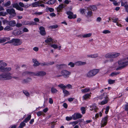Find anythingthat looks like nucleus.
Returning <instances> with one entry per match:
<instances>
[{
    "label": "nucleus",
    "instance_id": "nucleus-13",
    "mask_svg": "<svg viewBox=\"0 0 128 128\" xmlns=\"http://www.w3.org/2000/svg\"><path fill=\"white\" fill-rule=\"evenodd\" d=\"M61 74L64 76H67L70 74V72L66 70H63L61 72Z\"/></svg>",
    "mask_w": 128,
    "mask_h": 128
},
{
    "label": "nucleus",
    "instance_id": "nucleus-43",
    "mask_svg": "<svg viewBox=\"0 0 128 128\" xmlns=\"http://www.w3.org/2000/svg\"><path fill=\"white\" fill-rule=\"evenodd\" d=\"M92 35L91 33L87 34L83 36V38H86Z\"/></svg>",
    "mask_w": 128,
    "mask_h": 128
},
{
    "label": "nucleus",
    "instance_id": "nucleus-51",
    "mask_svg": "<svg viewBox=\"0 0 128 128\" xmlns=\"http://www.w3.org/2000/svg\"><path fill=\"white\" fill-rule=\"evenodd\" d=\"M58 26L57 25L50 26L49 27V28L51 29L56 28L58 27Z\"/></svg>",
    "mask_w": 128,
    "mask_h": 128
},
{
    "label": "nucleus",
    "instance_id": "nucleus-58",
    "mask_svg": "<svg viewBox=\"0 0 128 128\" xmlns=\"http://www.w3.org/2000/svg\"><path fill=\"white\" fill-rule=\"evenodd\" d=\"M72 118H73L72 116V117H69L67 116L66 118V120H67L68 121L70 120H72Z\"/></svg>",
    "mask_w": 128,
    "mask_h": 128
},
{
    "label": "nucleus",
    "instance_id": "nucleus-41",
    "mask_svg": "<svg viewBox=\"0 0 128 128\" xmlns=\"http://www.w3.org/2000/svg\"><path fill=\"white\" fill-rule=\"evenodd\" d=\"M46 10H48L50 12H52L54 11V9L51 8L47 7L46 8Z\"/></svg>",
    "mask_w": 128,
    "mask_h": 128
},
{
    "label": "nucleus",
    "instance_id": "nucleus-39",
    "mask_svg": "<svg viewBox=\"0 0 128 128\" xmlns=\"http://www.w3.org/2000/svg\"><path fill=\"white\" fill-rule=\"evenodd\" d=\"M58 91L56 89L54 88H51V92L53 93H56Z\"/></svg>",
    "mask_w": 128,
    "mask_h": 128
},
{
    "label": "nucleus",
    "instance_id": "nucleus-3",
    "mask_svg": "<svg viewBox=\"0 0 128 128\" xmlns=\"http://www.w3.org/2000/svg\"><path fill=\"white\" fill-rule=\"evenodd\" d=\"M6 11L8 13L11 15V16L12 17L15 16L16 15V13L15 10L13 8L7 9Z\"/></svg>",
    "mask_w": 128,
    "mask_h": 128
},
{
    "label": "nucleus",
    "instance_id": "nucleus-21",
    "mask_svg": "<svg viewBox=\"0 0 128 128\" xmlns=\"http://www.w3.org/2000/svg\"><path fill=\"white\" fill-rule=\"evenodd\" d=\"M13 30V28L10 26H7L4 28V30H5L9 31Z\"/></svg>",
    "mask_w": 128,
    "mask_h": 128
},
{
    "label": "nucleus",
    "instance_id": "nucleus-53",
    "mask_svg": "<svg viewBox=\"0 0 128 128\" xmlns=\"http://www.w3.org/2000/svg\"><path fill=\"white\" fill-rule=\"evenodd\" d=\"M51 46L54 49H56L58 48V45L56 44L52 45Z\"/></svg>",
    "mask_w": 128,
    "mask_h": 128
},
{
    "label": "nucleus",
    "instance_id": "nucleus-22",
    "mask_svg": "<svg viewBox=\"0 0 128 128\" xmlns=\"http://www.w3.org/2000/svg\"><path fill=\"white\" fill-rule=\"evenodd\" d=\"M34 64V65L35 66H38L40 64L37 61L36 59H34L32 60Z\"/></svg>",
    "mask_w": 128,
    "mask_h": 128
},
{
    "label": "nucleus",
    "instance_id": "nucleus-16",
    "mask_svg": "<svg viewBox=\"0 0 128 128\" xmlns=\"http://www.w3.org/2000/svg\"><path fill=\"white\" fill-rule=\"evenodd\" d=\"M64 7V6L63 4H61L59 5L56 8L57 12H60L62 9Z\"/></svg>",
    "mask_w": 128,
    "mask_h": 128
},
{
    "label": "nucleus",
    "instance_id": "nucleus-5",
    "mask_svg": "<svg viewBox=\"0 0 128 128\" xmlns=\"http://www.w3.org/2000/svg\"><path fill=\"white\" fill-rule=\"evenodd\" d=\"M67 14L68 15V18L69 19L75 18H76V14H74L73 12L70 11H68L66 12Z\"/></svg>",
    "mask_w": 128,
    "mask_h": 128
},
{
    "label": "nucleus",
    "instance_id": "nucleus-32",
    "mask_svg": "<svg viewBox=\"0 0 128 128\" xmlns=\"http://www.w3.org/2000/svg\"><path fill=\"white\" fill-rule=\"evenodd\" d=\"M90 95L88 94H86L83 96V98L84 100H86L89 98Z\"/></svg>",
    "mask_w": 128,
    "mask_h": 128
},
{
    "label": "nucleus",
    "instance_id": "nucleus-46",
    "mask_svg": "<svg viewBox=\"0 0 128 128\" xmlns=\"http://www.w3.org/2000/svg\"><path fill=\"white\" fill-rule=\"evenodd\" d=\"M11 4V2L10 1H8L6 2L4 4V6H9Z\"/></svg>",
    "mask_w": 128,
    "mask_h": 128
},
{
    "label": "nucleus",
    "instance_id": "nucleus-18",
    "mask_svg": "<svg viewBox=\"0 0 128 128\" xmlns=\"http://www.w3.org/2000/svg\"><path fill=\"white\" fill-rule=\"evenodd\" d=\"M94 76L99 71V70L98 69H94L91 70Z\"/></svg>",
    "mask_w": 128,
    "mask_h": 128
},
{
    "label": "nucleus",
    "instance_id": "nucleus-52",
    "mask_svg": "<svg viewBox=\"0 0 128 128\" xmlns=\"http://www.w3.org/2000/svg\"><path fill=\"white\" fill-rule=\"evenodd\" d=\"M43 113L42 112L39 111L37 112L36 114L38 116H40Z\"/></svg>",
    "mask_w": 128,
    "mask_h": 128
},
{
    "label": "nucleus",
    "instance_id": "nucleus-28",
    "mask_svg": "<svg viewBox=\"0 0 128 128\" xmlns=\"http://www.w3.org/2000/svg\"><path fill=\"white\" fill-rule=\"evenodd\" d=\"M33 73L28 72H23L22 74V75L23 76H25L27 74L30 75L32 74H33Z\"/></svg>",
    "mask_w": 128,
    "mask_h": 128
},
{
    "label": "nucleus",
    "instance_id": "nucleus-31",
    "mask_svg": "<svg viewBox=\"0 0 128 128\" xmlns=\"http://www.w3.org/2000/svg\"><path fill=\"white\" fill-rule=\"evenodd\" d=\"M92 110H94V111L96 112L97 110H98L96 106V105L95 104H94L92 106Z\"/></svg>",
    "mask_w": 128,
    "mask_h": 128
},
{
    "label": "nucleus",
    "instance_id": "nucleus-12",
    "mask_svg": "<svg viewBox=\"0 0 128 128\" xmlns=\"http://www.w3.org/2000/svg\"><path fill=\"white\" fill-rule=\"evenodd\" d=\"M40 33L42 36H44L46 34L44 28L43 26H40Z\"/></svg>",
    "mask_w": 128,
    "mask_h": 128
},
{
    "label": "nucleus",
    "instance_id": "nucleus-50",
    "mask_svg": "<svg viewBox=\"0 0 128 128\" xmlns=\"http://www.w3.org/2000/svg\"><path fill=\"white\" fill-rule=\"evenodd\" d=\"M28 24L30 25H36V23L35 22H29Z\"/></svg>",
    "mask_w": 128,
    "mask_h": 128
},
{
    "label": "nucleus",
    "instance_id": "nucleus-33",
    "mask_svg": "<svg viewBox=\"0 0 128 128\" xmlns=\"http://www.w3.org/2000/svg\"><path fill=\"white\" fill-rule=\"evenodd\" d=\"M88 56L89 57L94 58L98 57V55L97 54H95L91 55Z\"/></svg>",
    "mask_w": 128,
    "mask_h": 128
},
{
    "label": "nucleus",
    "instance_id": "nucleus-26",
    "mask_svg": "<svg viewBox=\"0 0 128 128\" xmlns=\"http://www.w3.org/2000/svg\"><path fill=\"white\" fill-rule=\"evenodd\" d=\"M90 90V89L89 88H86L84 89H82L81 90V91L83 93H85L89 92Z\"/></svg>",
    "mask_w": 128,
    "mask_h": 128
},
{
    "label": "nucleus",
    "instance_id": "nucleus-8",
    "mask_svg": "<svg viewBox=\"0 0 128 128\" xmlns=\"http://www.w3.org/2000/svg\"><path fill=\"white\" fill-rule=\"evenodd\" d=\"M34 74L35 76H43L46 75V73L43 71H40L36 73H33Z\"/></svg>",
    "mask_w": 128,
    "mask_h": 128
},
{
    "label": "nucleus",
    "instance_id": "nucleus-34",
    "mask_svg": "<svg viewBox=\"0 0 128 128\" xmlns=\"http://www.w3.org/2000/svg\"><path fill=\"white\" fill-rule=\"evenodd\" d=\"M63 91L65 96H67L69 95L70 94L65 89L63 90Z\"/></svg>",
    "mask_w": 128,
    "mask_h": 128
},
{
    "label": "nucleus",
    "instance_id": "nucleus-29",
    "mask_svg": "<svg viewBox=\"0 0 128 128\" xmlns=\"http://www.w3.org/2000/svg\"><path fill=\"white\" fill-rule=\"evenodd\" d=\"M31 116L30 115H29L24 120V122L26 123L31 118Z\"/></svg>",
    "mask_w": 128,
    "mask_h": 128
},
{
    "label": "nucleus",
    "instance_id": "nucleus-59",
    "mask_svg": "<svg viewBox=\"0 0 128 128\" xmlns=\"http://www.w3.org/2000/svg\"><path fill=\"white\" fill-rule=\"evenodd\" d=\"M110 32L108 30H106L103 31V33L104 34H106L107 33H109Z\"/></svg>",
    "mask_w": 128,
    "mask_h": 128
},
{
    "label": "nucleus",
    "instance_id": "nucleus-55",
    "mask_svg": "<svg viewBox=\"0 0 128 128\" xmlns=\"http://www.w3.org/2000/svg\"><path fill=\"white\" fill-rule=\"evenodd\" d=\"M23 93L26 95V96H29L30 95L29 93L27 91L25 90L23 91Z\"/></svg>",
    "mask_w": 128,
    "mask_h": 128
},
{
    "label": "nucleus",
    "instance_id": "nucleus-56",
    "mask_svg": "<svg viewBox=\"0 0 128 128\" xmlns=\"http://www.w3.org/2000/svg\"><path fill=\"white\" fill-rule=\"evenodd\" d=\"M109 106H107L106 109L105 113L106 114H107L108 112V110L109 109Z\"/></svg>",
    "mask_w": 128,
    "mask_h": 128
},
{
    "label": "nucleus",
    "instance_id": "nucleus-40",
    "mask_svg": "<svg viewBox=\"0 0 128 128\" xmlns=\"http://www.w3.org/2000/svg\"><path fill=\"white\" fill-rule=\"evenodd\" d=\"M24 121L22 122L20 124L19 127L20 128H22L24 126H25L26 124L24 123Z\"/></svg>",
    "mask_w": 128,
    "mask_h": 128
},
{
    "label": "nucleus",
    "instance_id": "nucleus-44",
    "mask_svg": "<svg viewBox=\"0 0 128 128\" xmlns=\"http://www.w3.org/2000/svg\"><path fill=\"white\" fill-rule=\"evenodd\" d=\"M86 10L84 9H80V12L82 14H84Z\"/></svg>",
    "mask_w": 128,
    "mask_h": 128
},
{
    "label": "nucleus",
    "instance_id": "nucleus-61",
    "mask_svg": "<svg viewBox=\"0 0 128 128\" xmlns=\"http://www.w3.org/2000/svg\"><path fill=\"white\" fill-rule=\"evenodd\" d=\"M5 42L4 38H0V43H2Z\"/></svg>",
    "mask_w": 128,
    "mask_h": 128
},
{
    "label": "nucleus",
    "instance_id": "nucleus-37",
    "mask_svg": "<svg viewBox=\"0 0 128 128\" xmlns=\"http://www.w3.org/2000/svg\"><path fill=\"white\" fill-rule=\"evenodd\" d=\"M120 55V54L117 53L114 54H112V58H115L118 56Z\"/></svg>",
    "mask_w": 128,
    "mask_h": 128
},
{
    "label": "nucleus",
    "instance_id": "nucleus-47",
    "mask_svg": "<svg viewBox=\"0 0 128 128\" xmlns=\"http://www.w3.org/2000/svg\"><path fill=\"white\" fill-rule=\"evenodd\" d=\"M7 14V13L6 12H0V16H4Z\"/></svg>",
    "mask_w": 128,
    "mask_h": 128
},
{
    "label": "nucleus",
    "instance_id": "nucleus-17",
    "mask_svg": "<svg viewBox=\"0 0 128 128\" xmlns=\"http://www.w3.org/2000/svg\"><path fill=\"white\" fill-rule=\"evenodd\" d=\"M11 69V68L10 67L5 68V67H4L2 72H8L10 71Z\"/></svg>",
    "mask_w": 128,
    "mask_h": 128
},
{
    "label": "nucleus",
    "instance_id": "nucleus-2",
    "mask_svg": "<svg viewBox=\"0 0 128 128\" xmlns=\"http://www.w3.org/2000/svg\"><path fill=\"white\" fill-rule=\"evenodd\" d=\"M11 74L10 73L3 74L0 75V80H8L11 79L12 77Z\"/></svg>",
    "mask_w": 128,
    "mask_h": 128
},
{
    "label": "nucleus",
    "instance_id": "nucleus-9",
    "mask_svg": "<svg viewBox=\"0 0 128 128\" xmlns=\"http://www.w3.org/2000/svg\"><path fill=\"white\" fill-rule=\"evenodd\" d=\"M12 6L13 7L16 8L17 10H18L22 11L24 10L23 8L19 6L18 4L17 3L13 4H12Z\"/></svg>",
    "mask_w": 128,
    "mask_h": 128
},
{
    "label": "nucleus",
    "instance_id": "nucleus-10",
    "mask_svg": "<svg viewBox=\"0 0 128 128\" xmlns=\"http://www.w3.org/2000/svg\"><path fill=\"white\" fill-rule=\"evenodd\" d=\"M82 117V115L79 113H75L72 116L73 119L74 120H76L77 119L81 118Z\"/></svg>",
    "mask_w": 128,
    "mask_h": 128
},
{
    "label": "nucleus",
    "instance_id": "nucleus-1",
    "mask_svg": "<svg viewBox=\"0 0 128 128\" xmlns=\"http://www.w3.org/2000/svg\"><path fill=\"white\" fill-rule=\"evenodd\" d=\"M100 99L103 100V101L100 104L103 105L107 103L108 100V96L106 93L105 92L99 97Z\"/></svg>",
    "mask_w": 128,
    "mask_h": 128
},
{
    "label": "nucleus",
    "instance_id": "nucleus-27",
    "mask_svg": "<svg viewBox=\"0 0 128 128\" xmlns=\"http://www.w3.org/2000/svg\"><path fill=\"white\" fill-rule=\"evenodd\" d=\"M56 2V0H50L46 2L47 4H52Z\"/></svg>",
    "mask_w": 128,
    "mask_h": 128
},
{
    "label": "nucleus",
    "instance_id": "nucleus-49",
    "mask_svg": "<svg viewBox=\"0 0 128 128\" xmlns=\"http://www.w3.org/2000/svg\"><path fill=\"white\" fill-rule=\"evenodd\" d=\"M91 9L93 11H95L97 9L96 7L94 6H90Z\"/></svg>",
    "mask_w": 128,
    "mask_h": 128
},
{
    "label": "nucleus",
    "instance_id": "nucleus-62",
    "mask_svg": "<svg viewBox=\"0 0 128 128\" xmlns=\"http://www.w3.org/2000/svg\"><path fill=\"white\" fill-rule=\"evenodd\" d=\"M66 86V88L67 87L68 88H72V86L70 84H68Z\"/></svg>",
    "mask_w": 128,
    "mask_h": 128
},
{
    "label": "nucleus",
    "instance_id": "nucleus-20",
    "mask_svg": "<svg viewBox=\"0 0 128 128\" xmlns=\"http://www.w3.org/2000/svg\"><path fill=\"white\" fill-rule=\"evenodd\" d=\"M19 4L20 7V6L22 7H24L26 8H27L30 6V5H29L28 6V5L25 6L23 3L21 2H19Z\"/></svg>",
    "mask_w": 128,
    "mask_h": 128
},
{
    "label": "nucleus",
    "instance_id": "nucleus-35",
    "mask_svg": "<svg viewBox=\"0 0 128 128\" xmlns=\"http://www.w3.org/2000/svg\"><path fill=\"white\" fill-rule=\"evenodd\" d=\"M78 121H76L73 122H70L69 123L70 124H72L73 126H74L78 123Z\"/></svg>",
    "mask_w": 128,
    "mask_h": 128
},
{
    "label": "nucleus",
    "instance_id": "nucleus-48",
    "mask_svg": "<svg viewBox=\"0 0 128 128\" xmlns=\"http://www.w3.org/2000/svg\"><path fill=\"white\" fill-rule=\"evenodd\" d=\"M115 82L114 80H108V83L110 84H113Z\"/></svg>",
    "mask_w": 128,
    "mask_h": 128
},
{
    "label": "nucleus",
    "instance_id": "nucleus-4",
    "mask_svg": "<svg viewBox=\"0 0 128 128\" xmlns=\"http://www.w3.org/2000/svg\"><path fill=\"white\" fill-rule=\"evenodd\" d=\"M118 64L124 68L128 65V61H125L124 60H120L118 62Z\"/></svg>",
    "mask_w": 128,
    "mask_h": 128
},
{
    "label": "nucleus",
    "instance_id": "nucleus-19",
    "mask_svg": "<svg viewBox=\"0 0 128 128\" xmlns=\"http://www.w3.org/2000/svg\"><path fill=\"white\" fill-rule=\"evenodd\" d=\"M16 24V23L15 21L12 20L10 21L9 22L8 24L10 26H15Z\"/></svg>",
    "mask_w": 128,
    "mask_h": 128
},
{
    "label": "nucleus",
    "instance_id": "nucleus-60",
    "mask_svg": "<svg viewBox=\"0 0 128 128\" xmlns=\"http://www.w3.org/2000/svg\"><path fill=\"white\" fill-rule=\"evenodd\" d=\"M124 7L126 9V11L128 13V5L127 4H126L124 6Z\"/></svg>",
    "mask_w": 128,
    "mask_h": 128
},
{
    "label": "nucleus",
    "instance_id": "nucleus-6",
    "mask_svg": "<svg viewBox=\"0 0 128 128\" xmlns=\"http://www.w3.org/2000/svg\"><path fill=\"white\" fill-rule=\"evenodd\" d=\"M22 42L18 39H13L12 44L14 46H18L22 44Z\"/></svg>",
    "mask_w": 128,
    "mask_h": 128
},
{
    "label": "nucleus",
    "instance_id": "nucleus-23",
    "mask_svg": "<svg viewBox=\"0 0 128 128\" xmlns=\"http://www.w3.org/2000/svg\"><path fill=\"white\" fill-rule=\"evenodd\" d=\"M86 76H87L88 78L94 76V74H93L92 73V72L91 71V70L89 71L87 74Z\"/></svg>",
    "mask_w": 128,
    "mask_h": 128
},
{
    "label": "nucleus",
    "instance_id": "nucleus-15",
    "mask_svg": "<svg viewBox=\"0 0 128 128\" xmlns=\"http://www.w3.org/2000/svg\"><path fill=\"white\" fill-rule=\"evenodd\" d=\"M40 3L39 1H37L32 3L31 4L32 6L33 7H36L40 6Z\"/></svg>",
    "mask_w": 128,
    "mask_h": 128
},
{
    "label": "nucleus",
    "instance_id": "nucleus-42",
    "mask_svg": "<svg viewBox=\"0 0 128 128\" xmlns=\"http://www.w3.org/2000/svg\"><path fill=\"white\" fill-rule=\"evenodd\" d=\"M120 73L119 72H113L110 74V76H113L118 74Z\"/></svg>",
    "mask_w": 128,
    "mask_h": 128
},
{
    "label": "nucleus",
    "instance_id": "nucleus-36",
    "mask_svg": "<svg viewBox=\"0 0 128 128\" xmlns=\"http://www.w3.org/2000/svg\"><path fill=\"white\" fill-rule=\"evenodd\" d=\"M85 64V63L81 62H78L75 63V64L76 65H81L84 64Z\"/></svg>",
    "mask_w": 128,
    "mask_h": 128
},
{
    "label": "nucleus",
    "instance_id": "nucleus-11",
    "mask_svg": "<svg viewBox=\"0 0 128 128\" xmlns=\"http://www.w3.org/2000/svg\"><path fill=\"white\" fill-rule=\"evenodd\" d=\"M7 66V64L2 61H0V71L2 72L4 67Z\"/></svg>",
    "mask_w": 128,
    "mask_h": 128
},
{
    "label": "nucleus",
    "instance_id": "nucleus-57",
    "mask_svg": "<svg viewBox=\"0 0 128 128\" xmlns=\"http://www.w3.org/2000/svg\"><path fill=\"white\" fill-rule=\"evenodd\" d=\"M68 65L70 66L71 67H73L74 66V64L72 62H70L68 64Z\"/></svg>",
    "mask_w": 128,
    "mask_h": 128
},
{
    "label": "nucleus",
    "instance_id": "nucleus-45",
    "mask_svg": "<svg viewBox=\"0 0 128 128\" xmlns=\"http://www.w3.org/2000/svg\"><path fill=\"white\" fill-rule=\"evenodd\" d=\"M92 15V11H89L87 13V16L88 17H90Z\"/></svg>",
    "mask_w": 128,
    "mask_h": 128
},
{
    "label": "nucleus",
    "instance_id": "nucleus-54",
    "mask_svg": "<svg viewBox=\"0 0 128 128\" xmlns=\"http://www.w3.org/2000/svg\"><path fill=\"white\" fill-rule=\"evenodd\" d=\"M29 79V78H28L24 80L23 81V82L24 83H28L29 82V81L28 80V79Z\"/></svg>",
    "mask_w": 128,
    "mask_h": 128
},
{
    "label": "nucleus",
    "instance_id": "nucleus-64",
    "mask_svg": "<svg viewBox=\"0 0 128 128\" xmlns=\"http://www.w3.org/2000/svg\"><path fill=\"white\" fill-rule=\"evenodd\" d=\"M125 109L126 110H128V103L125 105Z\"/></svg>",
    "mask_w": 128,
    "mask_h": 128
},
{
    "label": "nucleus",
    "instance_id": "nucleus-38",
    "mask_svg": "<svg viewBox=\"0 0 128 128\" xmlns=\"http://www.w3.org/2000/svg\"><path fill=\"white\" fill-rule=\"evenodd\" d=\"M81 110L82 114H84L86 112V110L85 107H82L81 108Z\"/></svg>",
    "mask_w": 128,
    "mask_h": 128
},
{
    "label": "nucleus",
    "instance_id": "nucleus-63",
    "mask_svg": "<svg viewBox=\"0 0 128 128\" xmlns=\"http://www.w3.org/2000/svg\"><path fill=\"white\" fill-rule=\"evenodd\" d=\"M49 102L50 104H52L53 103V101L51 98H50L49 99Z\"/></svg>",
    "mask_w": 128,
    "mask_h": 128
},
{
    "label": "nucleus",
    "instance_id": "nucleus-25",
    "mask_svg": "<svg viewBox=\"0 0 128 128\" xmlns=\"http://www.w3.org/2000/svg\"><path fill=\"white\" fill-rule=\"evenodd\" d=\"M58 86L63 90L66 88V86L62 84H59L58 85Z\"/></svg>",
    "mask_w": 128,
    "mask_h": 128
},
{
    "label": "nucleus",
    "instance_id": "nucleus-7",
    "mask_svg": "<svg viewBox=\"0 0 128 128\" xmlns=\"http://www.w3.org/2000/svg\"><path fill=\"white\" fill-rule=\"evenodd\" d=\"M108 116L105 117L102 119L101 124V127H103L106 125L108 121Z\"/></svg>",
    "mask_w": 128,
    "mask_h": 128
},
{
    "label": "nucleus",
    "instance_id": "nucleus-24",
    "mask_svg": "<svg viewBox=\"0 0 128 128\" xmlns=\"http://www.w3.org/2000/svg\"><path fill=\"white\" fill-rule=\"evenodd\" d=\"M105 57L108 58H112V54L111 53H108L105 55Z\"/></svg>",
    "mask_w": 128,
    "mask_h": 128
},
{
    "label": "nucleus",
    "instance_id": "nucleus-14",
    "mask_svg": "<svg viewBox=\"0 0 128 128\" xmlns=\"http://www.w3.org/2000/svg\"><path fill=\"white\" fill-rule=\"evenodd\" d=\"M21 34L20 31L18 30H14L12 34L14 36H18Z\"/></svg>",
    "mask_w": 128,
    "mask_h": 128
},
{
    "label": "nucleus",
    "instance_id": "nucleus-30",
    "mask_svg": "<svg viewBox=\"0 0 128 128\" xmlns=\"http://www.w3.org/2000/svg\"><path fill=\"white\" fill-rule=\"evenodd\" d=\"M47 38V39L45 41V42L51 45L50 43L49 42L52 41V39L51 38Z\"/></svg>",
    "mask_w": 128,
    "mask_h": 128
}]
</instances>
